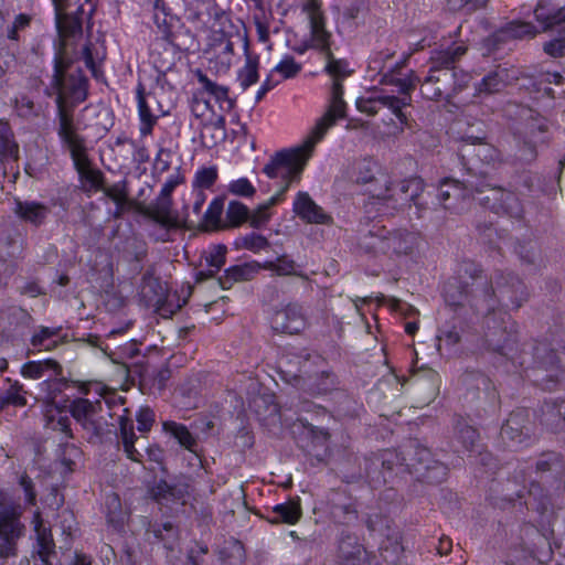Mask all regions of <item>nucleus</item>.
<instances>
[{
	"instance_id": "nucleus-49",
	"label": "nucleus",
	"mask_w": 565,
	"mask_h": 565,
	"mask_svg": "<svg viewBox=\"0 0 565 565\" xmlns=\"http://www.w3.org/2000/svg\"><path fill=\"white\" fill-rule=\"evenodd\" d=\"M249 218V209L244 203L233 200L226 210L225 230L239 227Z\"/></svg>"
},
{
	"instance_id": "nucleus-33",
	"label": "nucleus",
	"mask_w": 565,
	"mask_h": 565,
	"mask_svg": "<svg viewBox=\"0 0 565 565\" xmlns=\"http://www.w3.org/2000/svg\"><path fill=\"white\" fill-rule=\"evenodd\" d=\"M332 47L333 44H328L327 50L322 53L326 61L323 72L332 78V82L342 83V81L349 77L353 71L350 70L347 60L337 58L334 56Z\"/></svg>"
},
{
	"instance_id": "nucleus-48",
	"label": "nucleus",
	"mask_w": 565,
	"mask_h": 565,
	"mask_svg": "<svg viewBox=\"0 0 565 565\" xmlns=\"http://www.w3.org/2000/svg\"><path fill=\"white\" fill-rule=\"evenodd\" d=\"M537 29L531 22L514 20L507 23L500 33L510 39H532L537 34Z\"/></svg>"
},
{
	"instance_id": "nucleus-41",
	"label": "nucleus",
	"mask_w": 565,
	"mask_h": 565,
	"mask_svg": "<svg viewBox=\"0 0 565 565\" xmlns=\"http://www.w3.org/2000/svg\"><path fill=\"white\" fill-rule=\"evenodd\" d=\"M105 505L107 522L115 530L120 531L129 519V512L124 508L120 497H107Z\"/></svg>"
},
{
	"instance_id": "nucleus-20",
	"label": "nucleus",
	"mask_w": 565,
	"mask_h": 565,
	"mask_svg": "<svg viewBox=\"0 0 565 565\" xmlns=\"http://www.w3.org/2000/svg\"><path fill=\"white\" fill-rule=\"evenodd\" d=\"M12 211L21 222L35 228L43 226L51 214L47 204L33 200L15 199Z\"/></svg>"
},
{
	"instance_id": "nucleus-34",
	"label": "nucleus",
	"mask_w": 565,
	"mask_h": 565,
	"mask_svg": "<svg viewBox=\"0 0 565 565\" xmlns=\"http://www.w3.org/2000/svg\"><path fill=\"white\" fill-rule=\"evenodd\" d=\"M119 433L127 458L136 462H141L143 456L135 446L138 437L134 431V424L130 418L126 416L119 417Z\"/></svg>"
},
{
	"instance_id": "nucleus-60",
	"label": "nucleus",
	"mask_w": 565,
	"mask_h": 565,
	"mask_svg": "<svg viewBox=\"0 0 565 565\" xmlns=\"http://www.w3.org/2000/svg\"><path fill=\"white\" fill-rule=\"evenodd\" d=\"M14 108L17 114L25 119L38 117L41 111V107L25 95L15 99Z\"/></svg>"
},
{
	"instance_id": "nucleus-13",
	"label": "nucleus",
	"mask_w": 565,
	"mask_h": 565,
	"mask_svg": "<svg viewBox=\"0 0 565 565\" xmlns=\"http://www.w3.org/2000/svg\"><path fill=\"white\" fill-rule=\"evenodd\" d=\"M533 437V425L530 414L524 408L510 413L501 427L500 438L502 443L512 449L529 446Z\"/></svg>"
},
{
	"instance_id": "nucleus-6",
	"label": "nucleus",
	"mask_w": 565,
	"mask_h": 565,
	"mask_svg": "<svg viewBox=\"0 0 565 565\" xmlns=\"http://www.w3.org/2000/svg\"><path fill=\"white\" fill-rule=\"evenodd\" d=\"M369 192L375 200L373 204L377 206V210L387 214L414 207L415 216L422 218L427 211H430V203L434 204L433 200L429 201L430 192L426 191V183L419 177L391 184L379 193L369 188Z\"/></svg>"
},
{
	"instance_id": "nucleus-8",
	"label": "nucleus",
	"mask_w": 565,
	"mask_h": 565,
	"mask_svg": "<svg viewBox=\"0 0 565 565\" xmlns=\"http://www.w3.org/2000/svg\"><path fill=\"white\" fill-rule=\"evenodd\" d=\"M535 478L529 481L527 494H552L565 487V463L563 457L554 451L544 452L536 461Z\"/></svg>"
},
{
	"instance_id": "nucleus-38",
	"label": "nucleus",
	"mask_w": 565,
	"mask_h": 565,
	"mask_svg": "<svg viewBox=\"0 0 565 565\" xmlns=\"http://www.w3.org/2000/svg\"><path fill=\"white\" fill-rule=\"evenodd\" d=\"M138 114L140 119V134L148 136L152 134V129L158 121V116L153 115L145 96V86L139 83L137 86Z\"/></svg>"
},
{
	"instance_id": "nucleus-5",
	"label": "nucleus",
	"mask_w": 565,
	"mask_h": 565,
	"mask_svg": "<svg viewBox=\"0 0 565 565\" xmlns=\"http://www.w3.org/2000/svg\"><path fill=\"white\" fill-rule=\"evenodd\" d=\"M473 305L481 315L502 310L501 307L519 309L527 300L529 292L522 279L512 271L495 269L490 280L475 285Z\"/></svg>"
},
{
	"instance_id": "nucleus-27",
	"label": "nucleus",
	"mask_w": 565,
	"mask_h": 565,
	"mask_svg": "<svg viewBox=\"0 0 565 565\" xmlns=\"http://www.w3.org/2000/svg\"><path fill=\"white\" fill-rule=\"evenodd\" d=\"M263 266L258 263H245L227 268L223 276L217 278L218 286L222 289H230L235 282L247 281L258 274Z\"/></svg>"
},
{
	"instance_id": "nucleus-17",
	"label": "nucleus",
	"mask_w": 565,
	"mask_h": 565,
	"mask_svg": "<svg viewBox=\"0 0 565 565\" xmlns=\"http://www.w3.org/2000/svg\"><path fill=\"white\" fill-rule=\"evenodd\" d=\"M296 385L309 395H322L335 390L339 385L338 376L330 370H322L315 374L296 376Z\"/></svg>"
},
{
	"instance_id": "nucleus-47",
	"label": "nucleus",
	"mask_w": 565,
	"mask_h": 565,
	"mask_svg": "<svg viewBox=\"0 0 565 565\" xmlns=\"http://www.w3.org/2000/svg\"><path fill=\"white\" fill-rule=\"evenodd\" d=\"M71 381L62 375L47 377L45 381H43L40 386L41 391L45 393V402L47 406H54L55 398L70 386Z\"/></svg>"
},
{
	"instance_id": "nucleus-1",
	"label": "nucleus",
	"mask_w": 565,
	"mask_h": 565,
	"mask_svg": "<svg viewBox=\"0 0 565 565\" xmlns=\"http://www.w3.org/2000/svg\"><path fill=\"white\" fill-rule=\"evenodd\" d=\"M44 94L47 97L55 96L57 136L62 146L70 151L81 181L88 190H102L105 175L99 169L92 167L85 138L77 132L74 122L75 107L85 102L88 95V78L77 60L66 50L64 42L55 50L53 74Z\"/></svg>"
},
{
	"instance_id": "nucleus-29",
	"label": "nucleus",
	"mask_w": 565,
	"mask_h": 565,
	"mask_svg": "<svg viewBox=\"0 0 565 565\" xmlns=\"http://www.w3.org/2000/svg\"><path fill=\"white\" fill-rule=\"evenodd\" d=\"M328 44H334L332 33L327 29H321L317 21H313L312 29H309L308 40L295 47V51L298 54H303L308 50H316L322 55Z\"/></svg>"
},
{
	"instance_id": "nucleus-58",
	"label": "nucleus",
	"mask_w": 565,
	"mask_h": 565,
	"mask_svg": "<svg viewBox=\"0 0 565 565\" xmlns=\"http://www.w3.org/2000/svg\"><path fill=\"white\" fill-rule=\"evenodd\" d=\"M236 246L257 253L269 246L268 239L255 232L246 234L236 241Z\"/></svg>"
},
{
	"instance_id": "nucleus-57",
	"label": "nucleus",
	"mask_w": 565,
	"mask_h": 565,
	"mask_svg": "<svg viewBox=\"0 0 565 565\" xmlns=\"http://www.w3.org/2000/svg\"><path fill=\"white\" fill-rule=\"evenodd\" d=\"M490 0H447V6L451 11H460L465 14H472L484 9Z\"/></svg>"
},
{
	"instance_id": "nucleus-30",
	"label": "nucleus",
	"mask_w": 565,
	"mask_h": 565,
	"mask_svg": "<svg viewBox=\"0 0 565 565\" xmlns=\"http://www.w3.org/2000/svg\"><path fill=\"white\" fill-rule=\"evenodd\" d=\"M84 13L83 4H78L77 9L73 13L66 11L55 12V21L58 33L62 36H76L82 34V14Z\"/></svg>"
},
{
	"instance_id": "nucleus-63",
	"label": "nucleus",
	"mask_w": 565,
	"mask_h": 565,
	"mask_svg": "<svg viewBox=\"0 0 565 565\" xmlns=\"http://www.w3.org/2000/svg\"><path fill=\"white\" fill-rule=\"evenodd\" d=\"M216 180V167L202 168L196 171L193 185L194 188H199L198 190L210 189Z\"/></svg>"
},
{
	"instance_id": "nucleus-25",
	"label": "nucleus",
	"mask_w": 565,
	"mask_h": 565,
	"mask_svg": "<svg viewBox=\"0 0 565 565\" xmlns=\"http://www.w3.org/2000/svg\"><path fill=\"white\" fill-rule=\"evenodd\" d=\"M417 236L405 228L387 230L385 255H409L417 246Z\"/></svg>"
},
{
	"instance_id": "nucleus-56",
	"label": "nucleus",
	"mask_w": 565,
	"mask_h": 565,
	"mask_svg": "<svg viewBox=\"0 0 565 565\" xmlns=\"http://www.w3.org/2000/svg\"><path fill=\"white\" fill-rule=\"evenodd\" d=\"M345 107L342 83L332 82L330 106L327 111H331L338 118H343L345 117Z\"/></svg>"
},
{
	"instance_id": "nucleus-12",
	"label": "nucleus",
	"mask_w": 565,
	"mask_h": 565,
	"mask_svg": "<svg viewBox=\"0 0 565 565\" xmlns=\"http://www.w3.org/2000/svg\"><path fill=\"white\" fill-rule=\"evenodd\" d=\"M33 323V317L22 307L9 306L0 310V333L12 344L23 342Z\"/></svg>"
},
{
	"instance_id": "nucleus-18",
	"label": "nucleus",
	"mask_w": 565,
	"mask_h": 565,
	"mask_svg": "<svg viewBox=\"0 0 565 565\" xmlns=\"http://www.w3.org/2000/svg\"><path fill=\"white\" fill-rule=\"evenodd\" d=\"M146 215L161 227L181 228L185 227L184 220L172 210V196H162L159 194L153 203H151Z\"/></svg>"
},
{
	"instance_id": "nucleus-54",
	"label": "nucleus",
	"mask_w": 565,
	"mask_h": 565,
	"mask_svg": "<svg viewBox=\"0 0 565 565\" xmlns=\"http://www.w3.org/2000/svg\"><path fill=\"white\" fill-rule=\"evenodd\" d=\"M380 168L375 161L372 160H363L358 166V175L356 183L363 185H372L373 183H377L379 179L376 174H379Z\"/></svg>"
},
{
	"instance_id": "nucleus-36",
	"label": "nucleus",
	"mask_w": 565,
	"mask_h": 565,
	"mask_svg": "<svg viewBox=\"0 0 565 565\" xmlns=\"http://www.w3.org/2000/svg\"><path fill=\"white\" fill-rule=\"evenodd\" d=\"M509 82V72L507 68L498 67L497 70L488 73L481 81L476 85V92L478 95L481 94H495L504 89Z\"/></svg>"
},
{
	"instance_id": "nucleus-51",
	"label": "nucleus",
	"mask_w": 565,
	"mask_h": 565,
	"mask_svg": "<svg viewBox=\"0 0 565 565\" xmlns=\"http://www.w3.org/2000/svg\"><path fill=\"white\" fill-rule=\"evenodd\" d=\"M456 433L458 440L468 451L473 452L480 447L479 433L472 426L459 420L456 425Z\"/></svg>"
},
{
	"instance_id": "nucleus-64",
	"label": "nucleus",
	"mask_w": 565,
	"mask_h": 565,
	"mask_svg": "<svg viewBox=\"0 0 565 565\" xmlns=\"http://www.w3.org/2000/svg\"><path fill=\"white\" fill-rule=\"evenodd\" d=\"M470 458H472V462L475 465L483 467L487 473H494L497 469L495 459L493 458L491 452L481 449V446L477 450L471 452Z\"/></svg>"
},
{
	"instance_id": "nucleus-42",
	"label": "nucleus",
	"mask_w": 565,
	"mask_h": 565,
	"mask_svg": "<svg viewBox=\"0 0 565 565\" xmlns=\"http://www.w3.org/2000/svg\"><path fill=\"white\" fill-rule=\"evenodd\" d=\"M154 9V21L158 24V28L161 31L162 38L172 43L173 42V33L170 30L172 21L175 17L170 12L169 7L164 2V0H154L153 2Z\"/></svg>"
},
{
	"instance_id": "nucleus-11",
	"label": "nucleus",
	"mask_w": 565,
	"mask_h": 565,
	"mask_svg": "<svg viewBox=\"0 0 565 565\" xmlns=\"http://www.w3.org/2000/svg\"><path fill=\"white\" fill-rule=\"evenodd\" d=\"M82 457L83 451L81 448L74 444L61 441L55 450L53 470L40 479L43 489L50 490L51 494H57L62 486V483H58L60 479L64 480L67 473L75 471Z\"/></svg>"
},
{
	"instance_id": "nucleus-59",
	"label": "nucleus",
	"mask_w": 565,
	"mask_h": 565,
	"mask_svg": "<svg viewBox=\"0 0 565 565\" xmlns=\"http://www.w3.org/2000/svg\"><path fill=\"white\" fill-rule=\"evenodd\" d=\"M302 66L300 63H297L295 57L291 55H286L284 58L274 67L273 72L279 73L282 78H294L296 77Z\"/></svg>"
},
{
	"instance_id": "nucleus-2",
	"label": "nucleus",
	"mask_w": 565,
	"mask_h": 565,
	"mask_svg": "<svg viewBox=\"0 0 565 565\" xmlns=\"http://www.w3.org/2000/svg\"><path fill=\"white\" fill-rule=\"evenodd\" d=\"M481 316L484 317L483 337L488 350L518 363L525 371L532 370L534 373L539 370L546 371L547 374L544 377L535 375L533 382L544 390H552L558 381L562 364V358L556 353V348L546 340L536 341L530 345V351L523 349L516 358V322L503 310Z\"/></svg>"
},
{
	"instance_id": "nucleus-3",
	"label": "nucleus",
	"mask_w": 565,
	"mask_h": 565,
	"mask_svg": "<svg viewBox=\"0 0 565 565\" xmlns=\"http://www.w3.org/2000/svg\"><path fill=\"white\" fill-rule=\"evenodd\" d=\"M366 472L374 489L385 487L384 491H398L397 484L407 477L426 484H439L448 475V467L435 459L431 451L417 445L409 462L395 449H384L366 461Z\"/></svg>"
},
{
	"instance_id": "nucleus-62",
	"label": "nucleus",
	"mask_w": 565,
	"mask_h": 565,
	"mask_svg": "<svg viewBox=\"0 0 565 565\" xmlns=\"http://www.w3.org/2000/svg\"><path fill=\"white\" fill-rule=\"evenodd\" d=\"M302 9L308 14L309 29H312L313 21H317L321 29H327L326 17L321 10V2L319 0H306Z\"/></svg>"
},
{
	"instance_id": "nucleus-53",
	"label": "nucleus",
	"mask_w": 565,
	"mask_h": 565,
	"mask_svg": "<svg viewBox=\"0 0 565 565\" xmlns=\"http://www.w3.org/2000/svg\"><path fill=\"white\" fill-rule=\"evenodd\" d=\"M431 200L434 204L430 203V210H436L437 206H441L445 210H454V202H451L449 189V179H444L439 186L435 190V193L430 192L429 201Z\"/></svg>"
},
{
	"instance_id": "nucleus-61",
	"label": "nucleus",
	"mask_w": 565,
	"mask_h": 565,
	"mask_svg": "<svg viewBox=\"0 0 565 565\" xmlns=\"http://www.w3.org/2000/svg\"><path fill=\"white\" fill-rule=\"evenodd\" d=\"M153 535L164 543L169 550L173 548V543L177 540V531L170 522H164L159 525H152Z\"/></svg>"
},
{
	"instance_id": "nucleus-43",
	"label": "nucleus",
	"mask_w": 565,
	"mask_h": 565,
	"mask_svg": "<svg viewBox=\"0 0 565 565\" xmlns=\"http://www.w3.org/2000/svg\"><path fill=\"white\" fill-rule=\"evenodd\" d=\"M263 268L275 271L278 276H297L303 280H308L307 274L297 270L298 265L287 255L279 256L276 260L265 262Z\"/></svg>"
},
{
	"instance_id": "nucleus-40",
	"label": "nucleus",
	"mask_w": 565,
	"mask_h": 565,
	"mask_svg": "<svg viewBox=\"0 0 565 565\" xmlns=\"http://www.w3.org/2000/svg\"><path fill=\"white\" fill-rule=\"evenodd\" d=\"M337 119L339 118L332 115L331 111H327L322 117H320L317 120L316 125L311 129L308 139L305 142L303 150L306 153H310V156L312 154L315 146L323 139L328 129L335 124Z\"/></svg>"
},
{
	"instance_id": "nucleus-15",
	"label": "nucleus",
	"mask_w": 565,
	"mask_h": 565,
	"mask_svg": "<svg viewBox=\"0 0 565 565\" xmlns=\"http://www.w3.org/2000/svg\"><path fill=\"white\" fill-rule=\"evenodd\" d=\"M271 328L278 333L297 334L301 332L306 328L302 306L291 302L276 311L271 318Z\"/></svg>"
},
{
	"instance_id": "nucleus-9",
	"label": "nucleus",
	"mask_w": 565,
	"mask_h": 565,
	"mask_svg": "<svg viewBox=\"0 0 565 565\" xmlns=\"http://www.w3.org/2000/svg\"><path fill=\"white\" fill-rule=\"evenodd\" d=\"M0 499V559L4 561L17 554V542L23 535L24 525L20 521L22 508L9 500Z\"/></svg>"
},
{
	"instance_id": "nucleus-23",
	"label": "nucleus",
	"mask_w": 565,
	"mask_h": 565,
	"mask_svg": "<svg viewBox=\"0 0 565 565\" xmlns=\"http://www.w3.org/2000/svg\"><path fill=\"white\" fill-rule=\"evenodd\" d=\"M386 237L387 228L384 225H381L379 222H376L373 223L372 225H367L366 227L360 228L358 245L363 252L367 254L385 255Z\"/></svg>"
},
{
	"instance_id": "nucleus-37",
	"label": "nucleus",
	"mask_w": 565,
	"mask_h": 565,
	"mask_svg": "<svg viewBox=\"0 0 565 565\" xmlns=\"http://www.w3.org/2000/svg\"><path fill=\"white\" fill-rule=\"evenodd\" d=\"M46 372H52V375L58 376L62 375L63 367L57 361L53 359L29 361L21 367V374L24 377L32 380H39L43 377Z\"/></svg>"
},
{
	"instance_id": "nucleus-52",
	"label": "nucleus",
	"mask_w": 565,
	"mask_h": 565,
	"mask_svg": "<svg viewBox=\"0 0 565 565\" xmlns=\"http://www.w3.org/2000/svg\"><path fill=\"white\" fill-rule=\"evenodd\" d=\"M371 103H379V105L391 109L401 122H406L407 118L403 113V107L409 104V102H406V98H399L393 95H380L373 97Z\"/></svg>"
},
{
	"instance_id": "nucleus-45",
	"label": "nucleus",
	"mask_w": 565,
	"mask_h": 565,
	"mask_svg": "<svg viewBox=\"0 0 565 565\" xmlns=\"http://www.w3.org/2000/svg\"><path fill=\"white\" fill-rule=\"evenodd\" d=\"M163 430L177 439L182 447L192 452H196V439L185 425L175 422H166L163 423Z\"/></svg>"
},
{
	"instance_id": "nucleus-44",
	"label": "nucleus",
	"mask_w": 565,
	"mask_h": 565,
	"mask_svg": "<svg viewBox=\"0 0 565 565\" xmlns=\"http://www.w3.org/2000/svg\"><path fill=\"white\" fill-rule=\"evenodd\" d=\"M402 65L397 64L391 72V74H385L381 79L382 84H392L398 87V92L403 95H409V93L415 88V86L420 83V77L414 72L404 77H395L394 74H399V68Z\"/></svg>"
},
{
	"instance_id": "nucleus-19",
	"label": "nucleus",
	"mask_w": 565,
	"mask_h": 565,
	"mask_svg": "<svg viewBox=\"0 0 565 565\" xmlns=\"http://www.w3.org/2000/svg\"><path fill=\"white\" fill-rule=\"evenodd\" d=\"M103 403L97 399L92 402L87 398H75L71 402L70 413L73 418L86 430H92L96 436L102 434L100 425L94 417L102 412Z\"/></svg>"
},
{
	"instance_id": "nucleus-46",
	"label": "nucleus",
	"mask_w": 565,
	"mask_h": 565,
	"mask_svg": "<svg viewBox=\"0 0 565 565\" xmlns=\"http://www.w3.org/2000/svg\"><path fill=\"white\" fill-rule=\"evenodd\" d=\"M273 511L275 513L273 522L281 521L288 524H295L301 516L299 497L275 505Z\"/></svg>"
},
{
	"instance_id": "nucleus-55",
	"label": "nucleus",
	"mask_w": 565,
	"mask_h": 565,
	"mask_svg": "<svg viewBox=\"0 0 565 565\" xmlns=\"http://www.w3.org/2000/svg\"><path fill=\"white\" fill-rule=\"evenodd\" d=\"M460 333L456 327L439 329L436 341L440 355H444V348L450 353V350L460 342Z\"/></svg>"
},
{
	"instance_id": "nucleus-24",
	"label": "nucleus",
	"mask_w": 565,
	"mask_h": 565,
	"mask_svg": "<svg viewBox=\"0 0 565 565\" xmlns=\"http://www.w3.org/2000/svg\"><path fill=\"white\" fill-rule=\"evenodd\" d=\"M380 452H377L379 455ZM376 456V454L372 455L371 457L364 458V475L362 473L361 469V459L359 456L354 454H345L343 458L339 461L337 467V472L341 480L348 484L360 482L363 478H365V481L369 483L372 490H375L367 477L366 472V461H369L371 458ZM382 487H380L377 490H381Z\"/></svg>"
},
{
	"instance_id": "nucleus-16",
	"label": "nucleus",
	"mask_w": 565,
	"mask_h": 565,
	"mask_svg": "<svg viewBox=\"0 0 565 565\" xmlns=\"http://www.w3.org/2000/svg\"><path fill=\"white\" fill-rule=\"evenodd\" d=\"M488 186V181L484 177H477L472 173L471 169H467V177L462 180L449 179V189L451 195V202H454V210L459 201H463L468 198H476L484 194V188Z\"/></svg>"
},
{
	"instance_id": "nucleus-39",
	"label": "nucleus",
	"mask_w": 565,
	"mask_h": 565,
	"mask_svg": "<svg viewBox=\"0 0 565 565\" xmlns=\"http://www.w3.org/2000/svg\"><path fill=\"white\" fill-rule=\"evenodd\" d=\"M257 418L263 422L271 419L273 422L279 417V407L275 403L274 395L263 394L253 398L249 404Z\"/></svg>"
},
{
	"instance_id": "nucleus-4",
	"label": "nucleus",
	"mask_w": 565,
	"mask_h": 565,
	"mask_svg": "<svg viewBox=\"0 0 565 565\" xmlns=\"http://www.w3.org/2000/svg\"><path fill=\"white\" fill-rule=\"evenodd\" d=\"M467 53V46L455 45L445 50H434L429 57L428 75L420 85L422 96L428 100L451 99L463 90L471 76L456 66V63Z\"/></svg>"
},
{
	"instance_id": "nucleus-35",
	"label": "nucleus",
	"mask_w": 565,
	"mask_h": 565,
	"mask_svg": "<svg viewBox=\"0 0 565 565\" xmlns=\"http://www.w3.org/2000/svg\"><path fill=\"white\" fill-rule=\"evenodd\" d=\"M245 65L238 71V81L243 89L258 82L259 56L249 51V42H244Z\"/></svg>"
},
{
	"instance_id": "nucleus-26",
	"label": "nucleus",
	"mask_w": 565,
	"mask_h": 565,
	"mask_svg": "<svg viewBox=\"0 0 565 565\" xmlns=\"http://www.w3.org/2000/svg\"><path fill=\"white\" fill-rule=\"evenodd\" d=\"M564 406L565 401H544L540 408L539 419L541 425H543L551 433H557L562 430L565 425Z\"/></svg>"
},
{
	"instance_id": "nucleus-31",
	"label": "nucleus",
	"mask_w": 565,
	"mask_h": 565,
	"mask_svg": "<svg viewBox=\"0 0 565 565\" xmlns=\"http://www.w3.org/2000/svg\"><path fill=\"white\" fill-rule=\"evenodd\" d=\"M62 327L50 328L39 326L30 339V343L35 349L46 351L54 350L58 344L65 341V337H60Z\"/></svg>"
},
{
	"instance_id": "nucleus-28",
	"label": "nucleus",
	"mask_w": 565,
	"mask_h": 565,
	"mask_svg": "<svg viewBox=\"0 0 565 565\" xmlns=\"http://www.w3.org/2000/svg\"><path fill=\"white\" fill-rule=\"evenodd\" d=\"M534 15L536 21L543 24L544 31L565 23L564 8L554 6L552 0H541L534 10Z\"/></svg>"
},
{
	"instance_id": "nucleus-32",
	"label": "nucleus",
	"mask_w": 565,
	"mask_h": 565,
	"mask_svg": "<svg viewBox=\"0 0 565 565\" xmlns=\"http://www.w3.org/2000/svg\"><path fill=\"white\" fill-rule=\"evenodd\" d=\"M7 386L0 388V411L9 406L24 407L26 405V391L18 381L6 379Z\"/></svg>"
},
{
	"instance_id": "nucleus-7",
	"label": "nucleus",
	"mask_w": 565,
	"mask_h": 565,
	"mask_svg": "<svg viewBox=\"0 0 565 565\" xmlns=\"http://www.w3.org/2000/svg\"><path fill=\"white\" fill-rule=\"evenodd\" d=\"M310 158L303 148L282 149L270 157L263 172L269 179H280L281 193H286L294 182H299L302 171Z\"/></svg>"
},
{
	"instance_id": "nucleus-14",
	"label": "nucleus",
	"mask_w": 565,
	"mask_h": 565,
	"mask_svg": "<svg viewBox=\"0 0 565 565\" xmlns=\"http://www.w3.org/2000/svg\"><path fill=\"white\" fill-rule=\"evenodd\" d=\"M478 202L495 214L508 215L516 220L522 218L524 213L522 202L515 193L501 186H492L489 182L484 188V194L478 198Z\"/></svg>"
},
{
	"instance_id": "nucleus-50",
	"label": "nucleus",
	"mask_w": 565,
	"mask_h": 565,
	"mask_svg": "<svg viewBox=\"0 0 565 565\" xmlns=\"http://www.w3.org/2000/svg\"><path fill=\"white\" fill-rule=\"evenodd\" d=\"M224 203V196H216L215 199H213L207 210L205 211L203 220L210 228L225 230V221L222 220Z\"/></svg>"
},
{
	"instance_id": "nucleus-21",
	"label": "nucleus",
	"mask_w": 565,
	"mask_h": 565,
	"mask_svg": "<svg viewBox=\"0 0 565 565\" xmlns=\"http://www.w3.org/2000/svg\"><path fill=\"white\" fill-rule=\"evenodd\" d=\"M294 212L309 224H330L332 222L331 215L326 213L324 210L303 191H299L296 195Z\"/></svg>"
},
{
	"instance_id": "nucleus-22",
	"label": "nucleus",
	"mask_w": 565,
	"mask_h": 565,
	"mask_svg": "<svg viewBox=\"0 0 565 565\" xmlns=\"http://www.w3.org/2000/svg\"><path fill=\"white\" fill-rule=\"evenodd\" d=\"M476 284L447 282L444 287L445 302L455 310L469 307L476 316L481 311L473 305L472 296L475 294Z\"/></svg>"
},
{
	"instance_id": "nucleus-10",
	"label": "nucleus",
	"mask_w": 565,
	"mask_h": 565,
	"mask_svg": "<svg viewBox=\"0 0 565 565\" xmlns=\"http://www.w3.org/2000/svg\"><path fill=\"white\" fill-rule=\"evenodd\" d=\"M44 516L47 519V511H35L33 515V525L35 533V554L32 559L21 561V565H52L51 558L54 556V541L51 527L45 525ZM71 565H90V559L83 554H75Z\"/></svg>"
}]
</instances>
